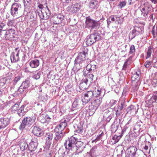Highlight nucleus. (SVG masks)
I'll list each match as a JSON object with an SVG mask.
<instances>
[{"label": "nucleus", "instance_id": "f257e3e1", "mask_svg": "<svg viewBox=\"0 0 157 157\" xmlns=\"http://www.w3.org/2000/svg\"><path fill=\"white\" fill-rule=\"evenodd\" d=\"M101 36L98 33L95 32L88 36L86 39V44L88 46H90L95 43L96 41L100 39Z\"/></svg>", "mask_w": 157, "mask_h": 157}, {"label": "nucleus", "instance_id": "f03ea898", "mask_svg": "<svg viewBox=\"0 0 157 157\" xmlns=\"http://www.w3.org/2000/svg\"><path fill=\"white\" fill-rule=\"evenodd\" d=\"M77 138L71 136L66 140L64 143V145L67 150L74 151L76 147Z\"/></svg>", "mask_w": 157, "mask_h": 157}, {"label": "nucleus", "instance_id": "7ed1b4c3", "mask_svg": "<svg viewBox=\"0 0 157 157\" xmlns=\"http://www.w3.org/2000/svg\"><path fill=\"white\" fill-rule=\"evenodd\" d=\"M86 27L91 30L94 29H97L100 26L99 21H96L89 17L86 18Z\"/></svg>", "mask_w": 157, "mask_h": 157}, {"label": "nucleus", "instance_id": "20e7f679", "mask_svg": "<svg viewBox=\"0 0 157 157\" xmlns=\"http://www.w3.org/2000/svg\"><path fill=\"white\" fill-rule=\"evenodd\" d=\"M143 32L144 28L142 27L135 26L132 31L129 33V38L132 40L136 36L142 34Z\"/></svg>", "mask_w": 157, "mask_h": 157}, {"label": "nucleus", "instance_id": "39448f33", "mask_svg": "<svg viewBox=\"0 0 157 157\" xmlns=\"http://www.w3.org/2000/svg\"><path fill=\"white\" fill-rule=\"evenodd\" d=\"M21 8V4L17 3H13L10 10L11 15L13 17H17Z\"/></svg>", "mask_w": 157, "mask_h": 157}, {"label": "nucleus", "instance_id": "423d86ee", "mask_svg": "<svg viewBox=\"0 0 157 157\" xmlns=\"http://www.w3.org/2000/svg\"><path fill=\"white\" fill-rule=\"evenodd\" d=\"M152 8L151 6L148 3L144 4L140 9L141 15L144 17H147L148 14L151 12Z\"/></svg>", "mask_w": 157, "mask_h": 157}, {"label": "nucleus", "instance_id": "0eeeda50", "mask_svg": "<svg viewBox=\"0 0 157 157\" xmlns=\"http://www.w3.org/2000/svg\"><path fill=\"white\" fill-rule=\"evenodd\" d=\"M119 102V105L117 106L116 110V115L117 116H119L120 115L121 110L126 106L125 102V99L124 98L121 97L120 98Z\"/></svg>", "mask_w": 157, "mask_h": 157}, {"label": "nucleus", "instance_id": "6e6552de", "mask_svg": "<svg viewBox=\"0 0 157 157\" xmlns=\"http://www.w3.org/2000/svg\"><path fill=\"white\" fill-rule=\"evenodd\" d=\"M84 95L83 98H82V101L85 104L88 103L94 98L92 90L87 91L84 94Z\"/></svg>", "mask_w": 157, "mask_h": 157}, {"label": "nucleus", "instance_id": "1a4fd4ad", "mask_svg": "<svg viewBox=\"0 0 157 157\" xmlns=\"http://www.w3.org/2000/svg\"><path fill=\"white\" fill-rule=\"evenodd\" d=\"M81 8V5L79 3H76L71 6H68L67 9L69 13L73 14L78 12Z\"/></svg>", "mask_w": 157, "mask_h": 157}, {"label": "nucleus", "instance_id": "9d476101", "mask_svg": "<svg viewBox=\"0 0 157 157\" xmlns=\"http://www.w3.org/2000/svg\"><path fill=\"white\" fill-rule=\"evenodd\" d=\"M67 126V121L64 120L63 121L61 120L60 123L57 125L55 129V131L56 133L63 132H62Z\"/></svg>", "mask_w": 157, "mask_h": 157}, {"label": "nucleus", "instance_id": "9b49d317", "mask_svg": "<svg viewBox=\"0 0 157 157\" xmlns=\"http://www.w3.org/2000/svg\"><path fill=\"white\" fill-rule=\"evenodd\" d=\"M19 50L18 48H15V52H13L10 56V59L12 63H14L17 62L19 60Z\"/></svg>", "mask_w": 157, "mask_h": 157}, {"label": "nucleus", "instance_id": "f8f14e48", "mask_svg": "<svg viewBox=\"0 0 157 157\" xmlns=\"http://www.w3.org/2000/svg\"><path fill=\"white\" fill-rule=\"evenodd\" d=\"M52 18L54 24H59L62 22L64 16L61 14H58L54 15Z\"/></svg>", "mask_w": 157, "mask_h": 157}, {"label": "nucleus", "instance_id": "ddd939ff", "mask_svg": "<svg viewBox=\"0 0 157 157\" xmlns=\"http://www.w3.org/2000/svg\"><path fill=\"white\" fill-rule=\"evenodd\" d=\"M120 120L118 118L115 119L111 126V130L112 133H114L117 129L120 124Z\"/></svg>", "mask_w": 157, "mask_h": 157}, {"label": "nucleus", "instance_id": "4468645a", "mask_svg": "<svg viewBox=\"0 0 157 157\" xmlns=\"http://www.w3.org/2000/svg\"><path fill=\"white\" fill-rule=\"evenodd\" d=\"M137 150V148L134 146H131L129 147L127 149L128 153L129 154L128 156L126 155V157H130V156L134 157Z\"/></svg>", "mask_w": 157, "mask_h": 157}, {"label": "nucleus", "instance_id": "2eb2a0df", "mask_svg": "<svg viewBox=\"0 0 157 157\" xmlns=\"http://www.w3.org/2000/svg\"><path fill=\"white\" fill-rule=\"evenodd\" d=\"M10 123V120L7 118L0 119V129L6 127Z\"/></svg>", "mask_w": 157, "mask_h": 157}, {"label": "nucleus", "instance_id": "dca6fc26", "mask_svg": "<svg viewBox=\"0 0 157 157\" xmlns=\"http://www.w3.org/2000/svg\"><path fill=\"white\" fill-rule=\"evenodd\" d=\"M83 143L79 141H78V139L77 138V142L76 143V147H75V151L76 150V154H78L79 153H81L83 150V147H82Z\"/></svg>", "mask_w": 157, "mask_h": 157}, {"label": "nucleus", "instance_id": "f3484780", "mask_svg": "<svg viewBox=\"0 0 157 157\" xmlns=\"http://www.w3.org/2000/svg\"><path fill=\"white\" fill-rule=\"evenodd\" d=\"M104 117H106V121L109 122L113 116V113L110 111L109 109L105 110L104 113Z\"/></svg>", "mask_w": 157, "mask_h": 157}, {"label": "nucleus", "instance_id": "a211bd4d", "mask_svg": "<svg viewBox=\"0 0 157 157\" xmlns=\"http://www.w3.org/2000/svg\"><path fill=\"white\" fill-rule=\"evenodd\" d=\"M32 132L34 135L37 136H40L44 134L43 131L37 126H34L33 127Z\"/></svg>", "mask_w": 157, "mask_h": 157}, {"label": "nucleus", "instance_id": "6ab92c4d", "mask_svg": "<svg viewBox=\"0 0 157 157\" xmlns=\"http://www.w3.org/2000/svg\"><path fill=\"white\" fill-rule=\"evenodd\" d=\"M35 117H26L23 120L26 125H32L35 121Z\"/></svg>", "mask_w": 157, "mask_h": 157}, {"label": "nucleus", "instance_id": "aec40b11", "mask_svg": "<svg viewBox=\"0 0 157 157\" xmlns=\"http://www.w3.org/2000/svg\"><path fill=\"white\" fill-rule=\"evenodd\" d=\"M65 132L60 133H56V135L54 139V143H56L58 142H59L62 139L64 136Z\"/></svg>", "mask_w": 157, "mask_h": 157}, {"label": "nucleus", "instance_id": "412c9836", "mask_svg": "<svg viewBox=\"0 0 157 157\" xmlns=\"http://www.w3.org/2000/svg\"><path fill=\"white\" fill-rule=\"evenodd\" d=\"M94 98L93 100L91 103L92 105H94L98 108L102 102V97H101L98 98Z\"/></svg>", "mask_w": 157, "mask_h": 157}, {"label": "nucleus", "instance_id": "4be33fe9", "mask_svg": "<svg viewBox=\"0 0 157 157\" xmlns=\"http://www.w3.org/2000/svg\"><path fill=\"white\" fill-rule=\"evenodd\" d=\"M14 34V30L12 29H9L6 32L5 37L7 39L13 38Z\"/></svg>", "mask_w": 157, "mask_h": 157}, {"label": "nucleus", "instance_id": "5701e85b", "mask_svg": "<svg viewBox=\"0 0 157 157\" xmlns=\"http://www.w3.org/2000/svg\"><path fill=\"white\" fill-rule=\"evenodd\" d=\"M157 100V91L152 94L151 98L147 101V103L149 105H151L153 103L156 102Z\"/></svg>", "mask_w": 157, "mask_h": 157}, {"label": "nucleus", "instance_id": "b1692460", "mask_svg": "<svg viewBox=\"0 0 157 157\" xmlns=\"http://www.w3.org/2000/svg\"><path fill=\"white\" fill-rule=\"evenodd\" d=\"M88 82L85 79H83L79 84L80 89L82 90H84L87 88L88 86L87 84Z\"/></svg>", "mask_w": 157, "mask_h": 157}, {"label": "nucleus", "instance_id": "393cba45", "mask_svg": "<svg viewBox=\"0 0 157 157\" xmlns=\"http://www.w3.org/2000/svg\"><path fill=\"white\" fill-rule=\"evenodd\" d=\"M141 77L140 71L138 70L137 71H134L132 77V80H139Z\"/></svg>", "mask_w": 157, "mask_h": 157}, {"label": "nucleus", "instance_id": "a878e982", "mask_svg": "<svg viewBox=\"0 0 157 157\" xmlns=\"http://www.w3.org/2000/svg\"><path fill=\"white\" fill-rule=\"evenodd\" d=\"M98 109L96 106L92 104V103L89 105L88 107V111L89 112V114L91 115H92L95 112L96 109Z\"/></svg>", "mask_w": 157, "mask_h": 157}, {"label": "nucleus", "instance_id": "bb28decb", "mask_svg": "<svg viewBox=\"0 0 157 157\" xmlns=\"http://www.w3.org/2000/svg\"><path fill=\"white\" fill-rule=\"evenodd\" d=\"M88 49L87 48H84V50L82 52H80L78 56V57H79L82 59H83L84 60H86V57L88 55Z\"/></svg>", "mask_w": 157, "mask_h": 157}, {"label": "nucleus", "instance_id": "cd10ccee", "mask_svg": "<svg viewBox=\"0 0 157 157\" xmlns=\"http://www.w3.org/2000/svg\"><path fill=\"white\" fill-rule=\"evenodd\" d=\"M39 61L37 59L32 60L29 62V65L32 68H35L38 67L39 65Z\"/></svg>", "mask_w": 157, "mask_h": 157}, {"label": "nucleus", "instance_id": "c85d7f7f", "mask_svg": "<svg viewBox=\"0 0 157 157\" xmlns=\"http://www.w3.org/2000/svg\"><path fill=\"white\" fill-rule=\"evenodd\" d=\"M45 137L47 142L50 145L51 144V141H52L53 137V134L51 132H48L46 134Z\"/></svg>", "mask_w": 157, "mask_h": 157}, {"label": "nucleus", "instance_id": "c756f323", "mask_svg": "<svg viewBox=\"0 0 157 157\" xmlns=\"http://www.w3.org/2000/svg\"><path fill=\"white\" fill-rule=\"evenodd\" d=\"M98 4V2L97 0H92L89 3V7L90 8L95 9L97 7Z\"/></svg>", "mask_w": 157, "mask_h": 157}, {"label": "nucleus", "instance_id": "7c9ffc66", "mask_svg": "<svg viewBox=\"0 0 157 157\" xmlns=\"http://www.w3.org/2000/svg\"><path fill=\"white\" fill-rule=\"evenodd\" d=\"M93 92V94L94 98H99L101 97H103L101 95V90L95 88L94 90H92Z\"/></svg>", "mask_w": 157, "mask_h": 157}, {"label": "nucleus", "instance_id": "2f4dec72", "mask_svg": "<svg viewBox=\"0 0 157 157\" xmlns=\"http://www.w3.org/2000/svg\"><path fill=\"white\" fill-rule=\"evenodd\" d=\"M20 146L21 149L23 151L25 150L28 147V145L27 143L21 141L20 143Z\"/></svg>", "mask_w": 157, "mask_h": 157}, {"label": "nucleus", "instance_id": "473e14b6", "mask_svg": "<svg viewBox=\"0 0 157 157\" xmlns=\"http://www.w3.org/2000/svg\"><path fill=\"white\" fill-rule=\"evenodd\" d=\"M115 17L116 15H112L110 16L109 18L107 19L106 21L108 26L110 25V24L112 22H115Z\"/></svg>", "mask_w": 157, "mask_h": 157}, {"label": "nucleus", "instance_id": "72a5a7b5", "mask_svg": "<svg viewBox=\"0 0 157 157\" xmlns=\"http://www.w3.org/2000/svg\"><path fill=\"white\" fill-rule=\"evenodd\" d=\"M30 84L29 81V80L26 79L22 82L21 84V87L26 89L29 86Z\"/></svg>", "mask_w": 157, "mask_h": 157}, {"label": "nucleus", "instance_id": "f704fd0d", "mask_svg": "<svg viewBox=\"0 0 157 157\" xmlns=\"http://www.w3.org/2000/svg\"><path fill=\"white\" fill-rule=\"evenodd\" d=\"M87 69L90 72H92L94 71L96 68V66L94 64L92 65L91 64H88L86 66Z\"/></svg>", "mask_w": 157, "mask_h": 157}, {"label": "nucleus", "instance_id": "c9c22d12", "mask_svg": "<svg viewBox=\"0 0 157 157\" xmlns=\"http://www.w3.org/2000/svg\"><path fill=\"white\" fill-rule=\"evenodd\" d=\"M24 106L22 105L17 111L18 115L20 117L23 116L25 114V112L24 111Z\"/></svg>", "mask_w": 157, "mask_h": 157}, {"label": "nucleus", "instance_id": "e433bc0d", "mask_svg": "<svg viewBox=\"0 0 157 157\" xmlns=\"http://www.w3.org/2000/svg\"><path fill=\"white\" fill-rule=\"evenodd\" d=\"M94 75L93 74H90L87 75V78L85 79L86 81L88 82H89L90 83H91L93 82V79Z\"/></svg>", "mask_w": 157, "mask_h": 157}, {"label": "nucleus", "instance_id": "4c0bfd02", "mask_svg": "<svg viewBox=\"0 0 157 157\" xmlns=\"http://www.w3.org/2000/svg\"><path fill=\"white\" fill-rule=\"evenodd\" d=\"M139 84V83L137 82H136L135 80H133L131 85L134 90H137L138 88Z\"/></svg>", "mask_w": 157, "mask_h": 157}, {"label": "nucleus", "instance_id": "58836bf2", "mask_svg": "<svg viewBox=\"0 0 157 157\" xmlns=\"http://www.w3.org/2000/svg\"><path fill=\"white\" fill-rule=\"evenodd\" d=\"M136 109L135 106L132 105H130L128 107V108L127 109V112H130V113L132 112H136Z\"/></svg>", "mask_w": 157, "mask_h": 157}, {"label": "nucleus", "instance_id": "ea45409f", "mask_svg": "<svg viewBox=\"0 0 157 157\" xmlns=\"http://www.w3.org/2000/svg\"><path fill=\"white\" fill-rule=\"evenodd\" d=\"M38 144H36L33 143H30L29 147V150H30L31 152L33 151H34L37 148Z\"/></svg>", "mask_w": 157, "mask_h": 157}, {"label": "nucleus", "instance_id": "a19ab883", "mask_svg": "<svg viewBox=\"0 0 157 157\" xmlns=\"http://www.w3.org/2000/svg\"><path fill=\"white\" fill-rule=\"evenodd\" d=\"M129 60V58L127 59L126 60V61L124 62L122 70L126 71L128 69V66L130 64V63H128Z\"/></svg>", "mask_w": 157, "mask_h": 157}, {"label": "nucleus", "instance_id": "79ce46f5", "mask_svg": "<svg viewBox=\"0 0 157 157\" xmlns=\"http://www.w3.org/2000/svg\"><path fill=\"white\" fill-rule=\"evenodd\" d=\"M79 102L81 101L78 99H75L72 104V107L74 108H78L80 105Z\"/></svg>", "mask_w": 157, "mask_h": 157}, {"label": "nucleus", "instance_id": "37998d69", "mask_svg": "<svg viewBox=\"0 0 157 157\" xmlns=\"http://www.w3.org/2000/svg\"><path fill=\"white\" fill-rule=\"evenodd\" d=\"M85 60L82 59L80 57H78V56H77L75 60V64H79L81 63Z\"/></svg>", "mask_w": 157, "mask_h": 157}, {"label": "nucleus", "instance_id": "c03bdc74", "mask_svg": "<svg viewBox=\"0 0 157 157\" xmlns=\"http://www.w3.org/2000/svg\"><path fill=\"white\" fill-rule=\"evenodd\" d=\"M44 11L45 13L46 14V16L44 17L45 18L48 19L51 14V12L47 6L45 9Z\"/></svg>", "mask_w": 157, "mask_h": 157}, {"label": "nucleus", "instance_id": "a18cd8bd", "mask_svg": "<svg viewBox=\"0 0 157 157\" xmlns=\"http://www.w3.org/2000/svg\"><path fill=\"white\" fill-rule=\"evenodd\" d=\"M38 14L40 18L42 19H47L48 18H45V17L46 16L45 13H44L42 10H40L38 13Z\"/></svg>", "mask_w": 157, "mask_h": 157}, {"label": "nucleus", "instance_id": "49530a36", "mask_svg": "<svg viewBox=\"0 0 157 157\" xmlns=\"http://www.w3.org/2000/svg\"><path fill=\"white\" fill-rule=\"evenodd\" d=\"M115 17V22L117 23V24H121L122 22L121 17L118 15H116Z\"/></svg>", "mask_w": 157, "mask_h": 157}, {"label": "nucleus", "instance_id": "de8ad7c7", "mask_svg": "<svg viewBox=\"0 0 157 157\" xmlns=\"http://www.w3.org/2000/svg\"><path fill=\"white\" fill-rule=\"evenodd\" d=\"M122 136V135H121L119 136H117L115 135L113 137L112 139L115 141L114 143H116L118 142L119 140L121 138Z\"/></svg>", "mask_w": 157, "mask_h": 157}, {"label": "nucleus", "instance_id": "09e8293b", "mask_svg": "<svg viewBox=\"0 0 157 157\" xmlns=\"http://www.w3.org/2000/svg\"><path fill=\"white\" fill-rule=\"evenodd\" d=\"M15 20L14 19H9L7 22V25L9 27L14 26Z\"/></svg>", "mask_w": 157, "mask_h": 157}, {"label": "nucleus", "instance_id": "8fccbe9b", "mask_svg": "<svg viewBox=\"0 0 157 157\" xmlns=\"http://www.w3.org/2000/svg\"><path fill=\"white\" fill-rule=\"evenodd\" d=\"M152 53V48L150 47H148L147 49V54L146 59H147L151 56Z\"/></svg>", "mask_w": 157, "mask_h": 157}, {"label": "nucleus", "instance_id": "3c124183", "mask_svg": "<svg viewBox=\"0 0 157 157\" xmlns=\"http://www.w3.org/2000/svg\"><path fill=\"white\" fill-rule=\"evenodd\" d=\"M75 131L76 132L79 133L81 134L82 133V127L81 124L77 126Z\"/></svg>", "mask_w": 157, "mask_h": 157}, {"label": "nucleus", "instance_id": "603ef678", "mask_svg": "<svg viewBox=\"0 0 157 157\" xmlns=\"http://www.w3.org/2000/svg\"><path fill=\"white\" fill-rule=\"evenodd\" d=\"M19 107V105L18 104L15 103L12 107L11 109L13 112H15L16 111L18 110Z\"/></svg>", "mask_w": 157, "mask_h": 157}, {"label": "nucleus", "instance_id": "864d4df0", "mask_svg": "<svg viewBox=\"0 0 157 157\" xmlns=\"http://www.w3.org/2000/svg\"><path fill=\"white\" fill-rule=\"evenodd\" d=\"M26 125L25 124L23 120H22V122L19 127V128L20 130L22 131L25 128Z\"/></svg>", "mask_w": 157, "mask_h": 157}, {"label": "nucleus", "instance_id": "5fc2aeb1", "mask_svg": "<svg viewBox=\"0 0 157 157\" xmlns=\"http://www.w3.org/2000/svg\"><path fill=\"white\" fill-rule=\"evenodd\" d=\"M126 4V1H124L120 2L118 4V6L119 8L121 9L124 7Z\"/></svg>", "mask_w": 157, "mask_h": 157}, {"label": "nucleus", "instance_id": "6e6d98bb", "mask_svg": "<svg viewBox=\"0 0 157 157\" xmlns=\"http://www.w3.org/2000/svg\"><path fill=\"white\" fill-rule=\"evenodd\" d=\"M38 140L36 137H34L32 138L31 142L30 143H33L36 144H38Z\"/></svg>", "mask_w": 157, "mask_h": 157}, {"label": "nucleus", "instance_id": "4d7b16f0", "mask_svg": "<svg viewBox=\"0 0 157 157\" xmlns=\"http://www.w3.org/2000/svg\"><path fill=\"white\" fill-rule=\"evenodd\" d=\"M40 73L38 72L36 74H35L33 76V78L36 80L40 78Z\"/></svg>", "mask_w": 157, "mask_h": 157}, {"label": "nucleus", "instance_id": "13d9d810", "mask_svg": "<svg viewBox=\"0 0 157 157\" xmlns=\"http://www.w3.org/2000/svg\"><path fill=\"white\" fill-rule=\"evenodd\" d=\"M21 79V77L19 76H17L15 77L13 80V82L14 84H16L17 82Z\"/></svg>", "mask_w": 157, "mask_h": 157}, {"label": "nucleus", "instance_id": "bf43d9fd", "mask_svg": "<svg viewBox=\"0 0 157 157\" xmlns=\"http://www.w3.org/2000/svg\"><path fill=\"white\" fill-rule=\"evenodd\" d=\"M135 51V46L133 45H132L130 47L129 53L132 54L134 53Z\"/></svg>", "mask_w": 157, "mask_h": 157}, {"label": "nucleus", "instance_id": "052dcab7", "mask_svg": "<svg viewBox=\"0 0 157 157\" xmlns=\"http://www.w3.org/2000/svg\"><path fill=\"white\" fill-rule=\"evenodd\" d=\"M5 26V25L4 23L2 22L0 23V34L1 35V33L2 31H5V30L2 29Z\"/></svg>", "mask_w": 157, "mask_h": 157}, {"label": "nucleus", "instance_id": "680f3d73", "mask_svg": "<svg viewBox=\"0 0 157 157\" xmlns=\"http://www.w3.org/2000/svg\"><path fill=\"white\" fill-rule=\"evenodd\" d=\"M128 127L127 124H126L124 127L123 128L122 130L121 133V135H122V136L123 135L124 133L125 132L126 130L128 129Z\"/></svg>", "mask_w": 157, "mask_h": 157}, {"label": "nucleus", "instance_id": "e2e57ef3", "mask_svg": "<svg viewBox=\"0 0 157 157\" xmlns=\"http://www.w3.org/2000/svg\"><path fill=\"white\" fill-rule=\"evenodd\" d=\"M117 102V101L112 99L110 100L109 102V104L111 106H113L115 105Z\"/></svg>", "mask_w": 157, "mask_h": 157}, {"label": "nucleus", "instance_id": "0e129e2a", "mask_svg": "<svg viewBox=\"0 0 157 157\" xmlns=\"http://www.w3.org/2000/svg\"><path fill=\"white\" fill-rule=\"evenodd\" d=\"M151 64V62L149 61H147L144 63V66L146 68H148L150 65Z\"/></svg>", "mask_w": 157, "mask_h": 157}, {"label": "nucleus", "instance_id": "69168bd1", "mask_svg": "<svg viewBox=\"0 0 157 157\" xmlns=\"http://www.w3.org/2000/svg\"><path fill=\"white\" fill-rule=\"evenodd\" d=\"M152 62L153 63V67L155 68H157V61L154 59H153L152 61Z\"/></svg>", "mask_w": 157, "mask_h": 157}, {"label": "nucleus", "instance_id": "338daca9", "mask_svg": "<svg viewBox=\"0 0 157 157\" xmlns=\"http://www.w3.org/2000/svg\"><path fill=\"white\" fill-rule=\"evenodd\" d=\"M25 89V88H23L22 87H21V85L18 90V91L20 93H22Z\"/></svg>", "mask_w": 157, "mask_h": 157}, {"label": "nucleus", "instance_id": "774afa93", "mask_svg": "<svg viewBox=\"0 0 157 157\" xmlns=\"http://www.w3.org/2000/svg\"><path fill=\"white\" fill-rule=\"evenodd\" d=\"M114 91L117 93H118L119 92L120 88L119 87H117V86H115L114 87Z\"/></svg>", "mask_w": 157, "mask_h": 157}]
</instances>
